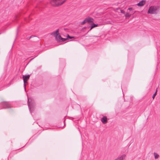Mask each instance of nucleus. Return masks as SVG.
Here are the masks:
<instances>
[{"mask_svg": "<svg viewBox=\"0 0 160 160\" xmlns=\"http://www.w3.org/2000/svg\"><path fill=\"white\" fill-rule=\"evenodd\" d=\"M28 105L29 110L31 113L34 111L35 106V102L32 98H28Z\"/></svg>", "mask_w": 160, "mask_h": 160, "instance_id": "1", "label": "nucleus"}, {"mask_svg": "<svg viewBox=\"0 0 160 160\" xmlns=\"http://www.w3.org/2000/svg\"><path fill=\"white\" fill-rule=\"evenodd\" d=\"M67 0H51L50 3L52 5L57 7L63 4Z\"/></svg>", "mask_w": 160, "mask_h": 160, "instance_id": "2", "label": "nucleus"}, {"mask_svg": "<svg viewBox=\"0 0 160 160\" xmlns=\"http://www.w3.org/2000/svg\"><path fill=\"white\" fill-rule=\"evenodd\" d=\"M158 12V11L157 7L152 6L149 7L148 11V13L150 14H156Z\"/></svg>", "mask_w": 160, "mask_h": 160, "instance_id": "3", "label": "nucleus"}, {"mask_svg": "<svg viewBox=\"0 0 160 160\" xmlns=\"http://www.w3.org/2000/svg\"><path fill=\"white\" fill-rule=\"evenodd\" d=\"M0 105L2 108H9L11 107V104L8 102L3 101L0 103Z\"/></svg>", "mask_w": 160, "mask_h": 160, "instance_id": "4", "label": "nucleus"}, {"mask_svg": "<svg viewBox=\"0 0 160 160\" xmlns=\"http://www.w3.org/2000/svg\"><path fill=\"white\" fill-rule=\"evenodd\" d=\"M30 77V75H29L23 76V80L24 83V85L25 87V90H26V85L25 83L27 82V81L29 79Z\"/></svg>", "mask_w": 160, "mask_h": 160, "instance_id": "5", "label": "nucleus"}, {"mask_svg": "<svg viewBox=\"0 0 160 160\" xmlns=\"http://www.w3.org/2000/svg\"><path fill=\"white\" fill-rule=\"evenodd\" d=\"M125 155H122L119 156L114 160H123L125 158Z\"/></svg>", "mask_w": 160, "mask_h": 160, "instance_id": "6", "label": "nucleus"}, {"mask_svg": "<svg viewBox=\"0 0 160 160\" xmlns=\"http://www.w3.org/2000/svg\"><path fill=\"white\" fill-rule=\"evenodd\" d=\"M145 3V1L142 0L138 3L137 5L139 7H141L143 6Z\"/></svg>", "mask_w": 160, "mask_h": 160, "instance_id": "7", "label": "nucleus"}, {"mask_svg": "<svg viewBox=\"0 0 160 160\" xmlns=\"http://www.w3.org/2000/svg\"><path fill=\"white\" fill-rule=\"evenodd\" d=\"M101 121L103 124L106 123L107 122V118L106 117H103L101 119Z\"/></svg>", "mask_w": 160, "mask_h": 160, "instance_id": "8", "label": "nucleus"}, {"mask_svg": "<svg viewBox=\"0 0 160 160\" xmlns=\"http://www.w3.org/2000/svg\"><path fill=\"white\" fill-rule=\"evenodd\" d=\"M93 19L91 18H88L85 19L86 22H93Z\"/></svg>", "mask_w": 160, "mask_h": 160, "instance_id": "9", "label": "nucleus"}, {"mask_svg": "<svg viewBox=\"0 0 160 160\" xmlns=\"http://www.w3.org/2000/svg\"><path fill=\"white\" fill-rule=\"evenodd\" d=\"M98 24H95L94 23H92V26H91V28H90V30H89V31L91 30L93 28L96 27H97L98 26Z\"/></svg>", "mask_w": 160, "mask_h": 160, "instance_id": "10", "label": "nucleus"}, {"mask_svg": "<svg viewBox=\"0 0 160 160\" xmlns=\"http://www.w3.org/2000/svg\"><path fill=\"white\" fill-rule=\"evenodd\" d=\"M154 158L155 159H158L159 157V155L157 153L155 152L154 153Z\"/></svg>", "mask_w": 160, "mask_h": 160, "instance_id": "11", "label": "nucleus"}, {"mask_svg": "<svg viewBox=\"0 0 160 160\" xmlns=\"http://www.w3.org/2000/svg\"><path fill=\"white\" fill-rule=\"evenodd\" d=\"M59 30V29H58L56 31H55V33L56 34V38H57V36L59 34V33H58Z\"/></svg>", "mask_w": 160, "mask_h": 160, "instance_id": "12", "label": "nucleus"}, {"mask_svg": "<svg viewBox=\"0 0 160 160\" xmlns=\"http://www.w3.org/2000/svg\"><path fill=\"white\" fill-rule=\"evenodd\" d=\"M125 16L126 18H128L131 17V14L127 12L125 14Z\"/></svg>", "mask_w": 160, "mask_h": 160, "instance_id": "13", "label": "nucleus"}, {"mask_svg": "<svg viewBox=\"0 0 160 160\" xmlns=\"http://www.w3.org/2000/svg\"><path fill=\"white\" fill-rule=\"evenodd\" d=\"M67 38L68 39L76 38L75 37L70 36L68 34L67 35Z\"/></svg>", "mask_w": 160, "mask_h": 160, "instance_id": "14", "label": "nucleus"}, {"mask_svg": "<svg viewBox=\"0 0 160 160\" xmlns=\"http://www.w3.org/2000/svg\"><path fill=\"white\" fill-rule=\"evenodd\" d=\"M58 39L59 40H61V38H62V37H61V35H58V36H57V39H58Z\"/></svg>", "mask_w": 160, "mask_h": 160, "instance_id": "15", "label": "nucleus"}, {"mask_svg": "<svg viewBox=\"0 0 160 160\" xmlns=\"http://www.w3.org/2000/svg\"><path fill=\"white\" fill-rule=\"evenodd\" d=\"M68 39V38H62L61 39V40H62V42H64V41H66L67 39Z\"/></svg>", "mask_w": 160, "mask_h": 160, "instance_id": "16", "label": "nucleus"}, {"mask_svg": "<svg viewBox=\"0 0 160 160\" xmlns=\"http://www.w3.org/2000/svg\"><path fill=\"white\" fill-rule=\"evenodd\" d=\"M86 22V20H85V19L81 23V24L83 25Z\"/></svg>", "mask_w": 160, "mask_h": 160, "instance_id": "17", "label": "nucleus"}, {"mask_svg": "<svg viewBox=\"0 0 160 160\" xmlns=\"http://www.w3.org/2000/svg\"><path fill=\"white\" fill-rule=\"evenodd\" d=\"M50 35H55L56 36V33H55V32H54L52 33H51V34H50Z\"/></svg>", "mask_w": 160, "mask_h": 160, "instance_id": "18", "label": "nucleus"}, {"mask_svg": "<svg viewBox=\"0 0 160 160\" xmlns=\"http://www.w3.org/2000/svg\"><path fill=\"white\" fill-rule=\"evenodd\" d=\"M156 91H157V90ZM156 92L153 94V95L152 96V98L153 99H154V98L155 97L156 95Z\"/></svg>", "mask_w": 160, "mask_h": 160, "instance_id": "19", "label": "nucleus"}, {"mask_svg": "<svg viewBox=\"0 0 160 160\" xmlns=\"http://www.w3.org/2000/svg\"><path fill=\"white\" fill-rule=\"evenodd\" d=\"M121 12L122 13H124V11L122 9L120 10Z\"/></svg>", "mask_w": 160, "mask_h": 160, "instance_id": "20", "label": "nucleus"}, {"mask_svg": "<svg viewBox=\"0 0 160 160\" xmlns=\"http://www.w3.org/2000/svg\"><path fill=\"white\" fill-rule=\"evenodd\" d=\"M132 9V8H129L128 9V10H129L130 11H131Z\"/></svg>", "mask_w": 160, "mask_h": 160, "instance_id": "21", "label": "nucleus"}, {"mask_svg": "<svg viewBox=\"0 0 160 160\" xmlns=\"http://www.w3.org/2000/svg\"><path fill=\"white\" fill-rule=\"evenodd\" d=\"M35 37V36H34L32 35V36H31L30 37V38H32V37Z\"/></svg>", "mask_w": 160, "mask_h": 160, "instance_id": "22", "label": "nucleus"}, {"mask_svg": "<svg viewBox=\"0 0 160 160\" xmlns=\"http://www.w3.org/2000/svg\"><path fill=\"white\" fill-rule=\"evenodd\" d=\"M65 120H64V126H65Z\"/></svg>", "mask_w": 160, "mask_h": 160, "instance_id": "23", "label": "nucleus"}]
</instances>
